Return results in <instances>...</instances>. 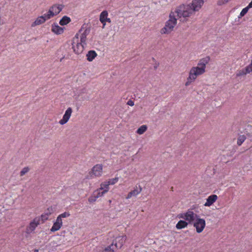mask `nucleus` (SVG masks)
Here are the masks:
<instances>
[{
	"mask_svg": "<svg viewBox=\"0 0 252 252\" xmlns=\"http://www.w3.org/2000/svg\"><path fill=\"white\" fill-rule=\"evenodd\" d=\"M204 3V0H192L191 3L188 4H182L176 11L179 17L184 18L189 17L195 11H198Z\"/></svg>",
	"mask_w": 252,
	"mask_h": 252,
	"instance_id": "nucleus-1",
	"label": "nucleus"
},
{
	"mask_svg": "<svg viewBox=\"0 0 252 252\" xmlns=\"http://www.w3.org/2000/svg\"><path fill=\"white\" fill-rule=\"evenodd\" d=\"M192 224L193 226L195 227L196 231L198 233L202 232L206 226L205 220L200 218L199 216L196 218Z\"/></svg>",
	"mask_w": 252,
	"mask_h": 252,
	"instance_id": "nucleus-2",
	"label": "nucleus"
},
{
	"mask_svg": "<svg viewBox=\"0 0 252 252\" xmlns=\"http://www.w3.org/2000/svg\"><path fill=\"white\" fill-rule=\"evenodd\" d=\"M176 24L177 23H174V22H169V21H166L165 26L161 29L160 33L161 34H168L170 33L173 30Z\"/></svg>",
	"mask_w": 252,
	"mask_h": 252,
	"instance_id": "nucleus-3",
	"label": "nucleus"
},
{
	"mask_svg": "<svg viewBox=\"0 0 252 252\" xmlns=\"http://www.w3.org/2000/svg\"><path fill=\"white\" fill-rule=\"evenodd\" d=\"M197 217H198V215L195 214L193 211L189 210L187 212L185 213L184 220L189 224H191Z\"/></svg>",
	"mask_w": 252,
	"mask_h": 252,
	"instance_id": "nucleus-4",
	"label": "nucleus"
},
{
	"mask_svg": "<svg viewBox=\"0 0 252 252\" xmlns=\"http://www.w3.org/2000/svg\"><path fill=\"white\" fill-rule=\"evenodd\" d=\"M64 5L62 4H58L57 9H59V11L55 10V12H52L51 9H49L48 12L45 14L43 17L45 18L46 20L51 19L52 17H53L54 16L58 15L60 13V12L62 10L63 8Z\"/></svg>",
	"mask_w": 252,
	"mask_h": 252,
	"instance_id": "nucleus-5",
	"label": "nucleus"
},
{
	"mask_svg": "<svg viewBox=\"0 0 252 252\" xmlns=\"http://www.w3.org/2000/svg\"><path fill=\"white\" fill-rule=\"evenodd\" d=\"M71 44L73 52L76 54L79 55L83 52L84 49V45H85L83 43L80 41V42H76V43H71Z\"/></svg>",
	"mask_w": 252,
	"mask_h": 252,
	"instance_id": "nucleus-6",
	"label": "nucleus"
},
{
	"mask_svg": "<svg viewBox=\"0 0 252 252\" xmlns=\"http://www.w3.org/2000/svg\"><path fill=\"white\" fill-rule=\"evenodd\" d=\"M72 112V109L71 107H68L65 111L64 114L63 116V118L59 121V123L63 125L66 124L69 120L71 113Z\"/></svg>",
	"mask_w": 252,
	"mask_h": 252,
	"instance_id": "nucleus-7",
	"label": "nucleus"
},
{
	"mask_svg": "<svg viewBox=\"0 0 252 252\" xmlns=\"http://www.w3.org/2000/svg\"><path fill=\"white\" fill-rule=\"evenodd\" d=\"M126 240V236H121L116 237L115 240L114 246L116 249H121Z\"/></svg>",
	"mask_w": 252,
	"mask_h": 252,
	"instance_id": "nucleus-8",
	"label": "nucleus"
},
{
	"mask_svg": "<svg viewBox=\"0 0 252 252\" xmlns=\"http://www.w3.org/2000/svg\"><path fill=\"white\" fill-rule=\"evenodd\" d=\"M102 172V164H96L93 167L92 171L89 173L90 174L93 173L95 176L99 177L101 176Z\"/></svg>",
	"mask_w": 252,
	"mask_h": 252,
	"instance_id": "nucleus-9",
	"label": "nucleus"
},
{
	"mask_svg": "<svg viewBox=\"0 0 252 252\" xmlns=\"http://www.w3.org/2000/svg\"><path fill=\"white\" fill-rule=\"evenodd\" d=\"M190 71L192 72L194 76L197 77L198 76L203 74L205 72V69L198 65L196 67H192Z\"/></svg>",
	"mask_w": 252,
	"mask_h": 252,
	"instance_id": "nucleus-10",
	"label": "nucleus"
},
{
	"mask_svg": "<svg viewBox=\"0 0 252 252\" xmlns=\"http://www.w3.org/2000/svg\"><path fill=\"white\" fill-rule=\"evenodd\" d=\"M62 219H60V217L59 218L58 217L56 221L54 222L53 225L50 229L51 231L54 232L59 230L62 226Z\"/></svg>",
	"mask_w": 252,
	"mask_h": 252,
	"instance_id": "nucleus-11",
	"label": "nucleus"
},
{
	"mask_svg": "<svg viewBox=\"0 0 252 252\" xmlns=\"http://www.w3.org/2000/svg\"><path fill=\"white\" fill-rule=\"evenodd\" d=\"M251 72H252V63H251L249 65L247 66L242 69L239 70L238 72L236 74V76H241L245 75L247 73H250Z\"/></svg>",
	"mask_w": 252,
	"mask_h": 252,
	"instance_id": "nucleus-12",
	"label": "nucleus"
},
{
	"mask_svg": "<svg viewBox=\"0 0 252 252\" xmlns=\"http://www.w3.org/2000/svg\"><path fill=\"white\" fill-rule=\"evenodd\" d=\"M64 29V27H60L57 23H54L52 25L51 31L54 33L59 35L63 33Z\"/></svg>",
	"mask_w": 252,
	"mask_h": 252,
	"instance_id": "nucleus-13",
	"label": "nucleus"
},
{
	"mask_svg": "<svg viewBox=\"0 0 252 252\" xmlns=\"http://www.w3.org/2000/svg\"><path fill=\"white\" fill-rule=\"evenodd\" d=\"M218 196L216 194H212L208 196L206 199V202L204 204L205 206L209 207L212 205L217 200Z\"/></svg>",
	"mask_w": 252,
	"mask_h": 252,
	"instance_id": "nucleus-14",
	"label": "nucleus"
},
{
	"mask_svg": "<svg viewBox=\"0 0 252 252\" xmlns=\"http://www.w3.org/2000/svg\"><path fill=\"white\" fill-rule=\"evenodd\" d=\"M36 219H35L33 220V221L31 222L30 223L29 226L27 228V233H29V230H30L31 232L35 230L36 227L37 226L38 224H39L40 222V218L38 219L37 221H36Z\"/></svg>",
	"mask_w": 252,
	"mask_h": 252,
	"instance_id": "nucleus-15",
	"label": "nucleus"
},
{
	"mask_svg": "<svg viewBox=\"0 0 252 252\" xmlns=\"http://www.w3.org/2000/svg\"><path fill=\"white\" fill-rule=\"evenodd\" d=\"M91 28L90 27L87 28L81 35L80 41L83 43L84 44H85V45L87 44L86 42L87 36L89 34Z\"/></svg>",
	"mask_w": 252,
	"mask_h": 252,
	"instance_id": "nucleus-16",
	"label": "nucleus"
},
{
	"mask_svg": "<svg viewBox=\"0 0 252 252\" xmlns=\"http://www.w3.org/2000/svg\"><path fill=\"white\" fill-rule=\"evenodd\" d=\"M179 7V6L177 7L175 11L173 12L172 11H171L169 14V20L168 21H169V22H174V23H177V19L175 17V14H177V16L180 18V17H179L177 15V13L176 12V11H177V10L178 9V8ZM181 17H180L181 18Z\"/></svg>",
	"mask_w": 252,
	"mask_h": 252,
	"instance_id": "nucleus-17",
	"label": "nucleus"
},
{
	"mask_svg": "<svg viewBox=\"0 0 252 252\" xmlns=\"http://www.w3.org/2000/svg\"><path fill=\"white\" fill-rule=\"evenodd\" d=\"M46 21L45 18L43 15L39 16L31 25L32 27H35L37 25H41Z\"/></svg>",
	"mask_w": 252,
	"mask_h": 252,
	"instance_id": "nucleus-18",
	"label": "nucleus"
},
{
	"mask_svg": "<svg viewBox=\"0 0 252 252\" xmlns=\"http://www.w3.org/2000/svg\"><path fill=\"white\" fill-rule=\"evenodd\" d=\"M97 56V54L94 50H90L86 55L87 60L89 62L93 61Z\"/></svg>",
	"mask_w": 252,
	"mask_h": 252,
	"instance_id": "nucleus-19",
	"label": "nucleus"
},
{
	"mask_svg": "<svg viewBox=\"0 0 252 252\" xmlns=\"http://www.w3.org/2000/svg\"><path fill=\"white\" fill-rule=\"evenodd\" d=\"M210 60V58L209 56H206L204 58H202L199 61L198 63V65L200 66L201 67H204V69L206 68V64L209 63Z\"/></svg>",
	"mask_w": 252,
	"mask_h": 252,
	"instance_id": "nucleus-20",
	"label": "nucleus"
},
{
	"mask_svg": "<svg viewBox=\"0 0 252 252\" xmlns=\"http://www.w3.org/2000/svg\"><path fill=\"white\" fill-rule=\"evenodd\" d=\"M108 16V12L106 10H103L100 14L99 20L103 24L102 28H104L105 26V20Z\"/></svg>",
	"mask_w": 252,
	"mask_h": 252,
	"instance_id": "nucleus-21",
	"label": "nucleus"
},
{
	"mask_svg": "<svg viewBox=\"0 0 252 252\" xmlns=\"http://www.w3.org/2000/svg\"><path fill=\"white\" fill-rule=\"evenodd\" d=\"M189 223L185 220H180L176 225L177 229H181L187 227Z\"/></svg>",
	"mask_w": 252,
	"mask_h": 252,
	"instance_id": "nucleus-22",
	"label": "nucleus"
},
{
	"mask_svg": "<svg viewBox=\"0 0 252 252\" xmlns=\"http://www.w3.org/2000/svg\"><path fill=\"white\" fill-rule=\"evenodd\" d=\"M71 22L70 17L67 16H63L59 22V24L61 26H65Z\"/></svg>",
	"mask_w": 252,
	"mask_h": 252,
	"instance_id": "nucleus-23",
	"label": "nucleus"
},
{
	"mask_svg": "<svg viewBox=\"0 0 252 252\" xmlns=\"http://www.w3.org/2000/svg\"><path fill=\"white\" fill-rule=\"evenodd\" d=\"M196 77L194 76V75L189 71V76L187 78V81L186 82L185 85L186 86H189L192 82L194 81Z\"/></svg>",
	"mask_w": 252,
	"mask_h": 252,
	"instance_id": "nucleus-24",
	"label": "nucleus"
},
{
	"mask_svg": "<svg viewBox=\"0 0 252 252\" xmlns=\"http://www.w3.org/2000/svg\"><path fill=\"white\" fill-rule=\"evenodd\" d=\"M108 191V189H97L96 190H95L94 192V194L96 195H98V198L99 197L102 196L103 195L104 193L107 192Z\"/></svg>",
	"mask_w": 252,
	"mask_h": 252,
	"instance_id": "nucleus-25",
	"label": "nucleus"
},
{
	"mask_svg": "<svg viewBox=\"0 0 252 252\" xmlns=\"http://www.w3.org/2000/svg\"><path fill=\"white\" fill-rule=\"evenodd\" d=\"M147 129V126L146 125H142L140 126L137 130L136 133L139 134H143Z\"/></svg>",
	"mask_w": 252,
	"mask_h": 252,
	"instance_id": "nucleus-26",
	"label": "nucleus"
},
{
	"mask_svg": "<svg viewBox=\"0 0 252 252\" xmlns=\"http://www.w3.org/2000/svg\"><path fill=\"white\" fill-rule=\"evenodd\" d=\"M246 137L245 135H240L237 140V144L239 146H241L242 143L244 142V141L246 140Z\"/></svg>",
	"mask_w": 252,
	"mask_h": 252,
	"instance_id": "nucleus-27",
	"label": "nucleus"
},
{
	"mask_svg": "<svg viewBox=\"0 0 252 252\" xmlns=\"http://www.w3.org/2000/svg\"><path fill=\"white\" fill-rule=\"evenodd\" d=\"M250 7L248 6H246L244 8H243L242 11L240 12V16H239V18H241L243 16H244L248 12V10L250 9Z\"/></svg>",
	"mask_w": 252,
	"mask_h": 252,
	"instance_id": "nucleus-28",
	"label": "nucleus"
},
{
	"mask_svg": "<svg viewBox=\"0 0 252 252\" xmlns=\"http://www.w3.org/2000/svg\"><path fill=\"white\" fill-rule=\"evenodd\" d=\"M98 198V195H94V192L93 194L89 198L88 201L90 203H94L96 201V198Z\"/></svg>",
	"mask_w": 252,
	"mask_h": 252,
	"instance_id": "nucleus-29",
	"label": "nucleus"
},
{
	"mask_svg": "<svg viewBox=\"0 0 252 252\" xmlns=\"http://www.w3.org/2000/svg\"><path fill=\"white\" fill-rule=\"evenodd\" d=\"M114 245V241H113V243L110 246H107L105 248V251H108L109 252H114V249L113 248V246Z\"/></svg>",
	"mask_w": 252,
	"mask_h": 252,
	"instance_id": "nucleus-30",
	"label": "nucleus"
},
{
	"mask_svg": "<svg viewBox=\"0 0 252 252\" xmlns=\"http://www.w3.org/2000/svg\"><path fill=\"white\" fill-rule=\"evenodd\" d=\"M118 180H119L118 177H115L114 178L110 179H109V180L108 182V184L114 185L118 181Z\"/></svg>",
	"mask_w": 252,
	"mask_h": 252,
	"instance_id": "nucleus-31",
	"label": "nucleus"
},
{
	"mask_svg": "<svg viewBox=\"0 0 252 252\" xmlns=\"http://www.w3.org/2000/svg\"><path fill=\"white\" fill-rule=\"evenodd\" d=\"M109 185L108 183H101L100 185V189L104 190V189H109Z\"/></svg>",
	"mask_w": 252,
	"mask_h": 252,
	"instance_id": "nucleus-32",
	"label": "nucleus"
},
{
	"mask_svg": "<svg viewBox=\"0 0 252 252\" xmlns=\"http://www.w3.org/2000/svg\"><path fill=\"white\" fill-rule=\"evenodd\" d=\"M30 170V168L28 167H24L20 172V174L21 176H24L26 173L28 172Z\"/></svg>",
	"mask_w": 252,
	"mask_h": 252,
	"instance_id": "nucleus-33",
	"label": "nucleus"
},
{
	"mask_svg": "<svg viewBox=\"0 0 252 252\" xmlns=\"http://www.w3.org/2000/svg\"><path fill=\"white\" fill-rule=\"evenodd\" d=\"M48 217L49 216L45 213H44V214L41 215L40 220H41L42 222H44L45 220H48Z\"/></svg>",
	"mask_w": 252,
	"mask_h": 252,
	"instance_id": "nucleus-34",
	"label": "nucleus"
},
{
	"mask_svg": "<svg viewBox=\"0 0 252 252\" xmlns=\"http://www.w3.org/2000/svg\"><path fill=\"white\" fill-rule=\"evenodd\" d=\"M54 208H53L52 206L48 208L47 210L45 211V213L47 214L48 216L50 215L51 214H52L54 210Z\"/></svg>",
	"mask_w": 252,
	"mask_h": 252,
	"instance_id": "nucleus-35",
	"label": "nucleus"
},
{
	"mask_svg": "<svg viewBox=\"0 0 252 252\" xmlns=\"http://www.w3.org/2000/svg\"><path fill=\"white\" fill-rule=\"evenodd\" d=\"M142 190V188L140 186H139V189L138 190L137 188L134 189L133 190H131L132 193L134 195V196H136L137 194L139 193Z\"/></svg>",
	"mask_w": 252,
	"mask_h": 252,
	"instance_id": "nucleus-36",
	"label": "nucleus"
},
{
	"mask_svg": "<svg viewBox=\"0 0 252 252\" xmlns=\"http://www.w3.org/2000/svg\"><path fill=\"white\" fill-rule=\"evenodd\" d=\"M70 216V214L68 212H64L61 214H60V215H59L58 217L59 218L60 217V219H62V218H66V217H68Z\"/></svg>",
	"mask_w": 252,
	"mask_h": 252,
	"instance_id": "nucleus-37",
	"label": "nucleus"
},
{
	"mask_svg": "<svg viewBox=\"0 0 252 252\" xmlns=\"http://www.w3.org/2000/svg\"><path fill=\"white\" fill-rule=\"evenodd\" d=\"M231 0H219L217 1V4L218 5H222L223 4H226L228 1H230Z\"/></svg>",
	"mask_w": 252,
	"mask_h": 252,
	"instance_id": "nucleus-38",
	"label": "nucleus"
},
{
	"mask_svg": "<svg viewBox=\"0 0 252 252\" xmlns=\"http://www.w3.org/2000/svg\"><path fill=\"white\" fill-rule=\"evenodd\" d=\"M79 42V34L77 33L73 38L71 43H76Z\"/></svg>",
	"mask_w": 252,
	"mask_h": 252,
	"instance_id": "nucleus-39",
	"label": "nucleus"
},
{
	"mask_svg": "<svg viewBox=\"0 0 252 252\" xmlns=\"http://www.w3.org/2000/svg\"><path fill=\"white\" fill-rule=\"evenodd\" d=\"M58 5H57V4H54L51 7H50L49 9H51L52 11V12H54V11H55V10H56V9H57V7H58Z\"/></svg>",
	"mask_w": 252,
	"mask_h": 252,
	"instance_id": "nucleus-40",
	"label": "nucleus"
},
{
	"mask_svg": "<svg viewBox=\"0 0 252 252\" xmlns=\"http://www.w3.org/2000/svg\"><path fill=\"white\" fill-rule=\"evenodd\" d=\"M126 104L129 105L130 106H132L134 105V101L131 99H129L126 103Z\"/></svg>",
	"mask_w": 252,
	"mask_h": 252,
	"instance_id": "nucleus-41",
	"label": "nucleus"
},
{
	"mask_svg": "<svg viewBox=\"0 0 252 252\" xmlns=\"http://www.w3.org/2000/svg\"><path fill=\"white\" fill-rule=\"evenodd\" d=\"M177 217L179 219H183L184 220L185 218V213H181L177 215Z\"/></svg>",
	"mask_w": 252,
	"mask_h": 252,
	"instance_id": "nucleus-42",
	"label": "nucleus"
},
{
	"mask_svg": "<svg viewBox=\"0 0 252 252\" xmlns=\"http://www.w3.org/2000/svg\"><path fill=\"white\" fill-rule=\"evenodd\" d=\"M132 196H134V195L133 194V193H132V192L131 191L128 193L127 198H129L131 197Z\"/></svg>",
	"mask_w": 252,
	"mask_h": 252,
	"instance_id": "nucleus-43",
	"label": "nucleus"
},
{
	"mask_svg": "<svg viewBox=\"0 0 252 252\" xmlns=\"http://www.w3.org/2000/svg\"><path fill=\"white\" fill-rule=\"evenodd\" d=\"M107 22L108 23H111V20L110 18H108V17L106 18V19L105 20V23L106 24V22Z\"/></svg>",
	"mask_w": 252,
	"mask_h": 252,
	"instance_id": "nucleus-44",
	"label": "nucleus"
},
{
	"mask_svg": "<svg viewBox=\"0 0 252 252\" xmlns=\"http://www.w3.org/2000/svg\"><path fill=\"white\" fill-rule=\"evenodd\" d=\"M249 7H250V8H252V1L249 3L248 5Z\"/></svg>",
	"mask_w": 252,
	"mask_h": 252,
	"instance_id": "nucleus-45",
	"label": "nucleus"
},
{
	"mask_svg": "<svg viewBox=\"0 0 252 252\" xmlns=\"http://www.w3.org/2000/svg\"><path fill=\"white\" fill-rule=\"evenodd\" d=\"M84 25H83L81 28L80 29V30L79 31V32H81L82 30L84 29Z\"/></svg>",
	"mask_w": 252,
	"mask_h": 252,
	"instance_id": "nucleus-46",
	"label": "nucleus"
},
{
	"mask_svg": "<svg viewBox=\"0 0 252 252\" xmlns=\"http://www.w3.org/2000/svg\"><path fill=\"white\" fill-rule=\"evenodd\" d=\"M33 252H38V250H35Z\"/></svg>",
	"mask_w": 252,
	"mask_h": 252,
	"instance_id": "nucleus-47",
	"label": "nucleus"
},
{
	"mask_svg": "<svg viewBox=\"0 0 252 252\" xmlns=\"http://www.w3.org/2000/svg\"><path fill=\"white\" fill-rule=\"evenodd\" d=\"M109 203H111V200H109Z\"/></svg>",
	"mask_w": 252,
	"mask_h": 252,
	"instance_id": "nucleus-48",
	"label": "nucleus"
},
{
	"mask_svg": "<svg viewBox=\"0 0 252 252\" xmlns=\"http://www.w3.org/2000/svg\"><path fill=\"white\" fill-rule=\"evenodd\" d=\"M251 63H252V60L251 61Z\"/></svg>",
	"mask_w": 252,
	"mask_h": 252,
	"instance_id": "nucleus-49",
	"label": "nucleus"
}]
</instances>
